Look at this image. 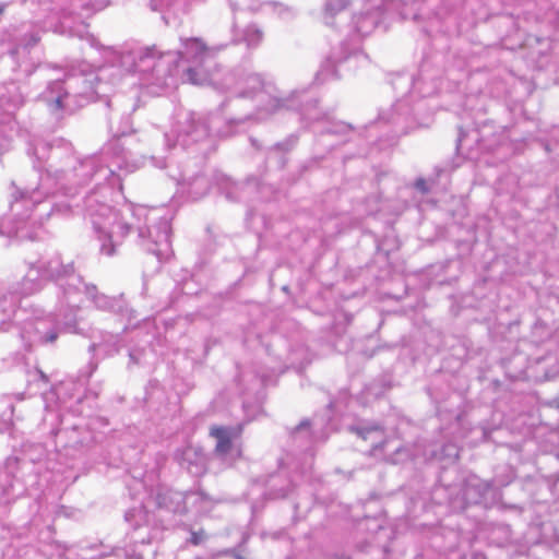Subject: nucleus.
Segmentation results:
<instances>
[{
	"mask_svg": "<svg viewBox=\"0 0 559 559\" xmlns=\"http://www.w3.org/2000/svg\"><path fill=\"white\" fill-rule=\"evenodd\" d=\"M210 436L216 440L215 453L226 455L233 449V431L223 426H213L210 429Z\"/></svg>",
	"mask_w": 559,
	"mask_h": 559,
	"instance_id": "nucleus-1",
	"label": "nucleus"
},
{
	"mask_svg": "<svg viewBox=\"0 0 559 559\" xmlns=\"http://www.w3.org/2000/svg\"><path fill=\"white\" fill-rule=\"evenodd\" d=\"M187 76H188V80L192 83V84H199L200 81L198 80V72L197 70L192 69V68H189L187 71Z\"/></svg>",
	"mask_w": 559,
	"mask_h": 559,
	"instance_id": "nucleus-2",
	"label": "nucleus"
},
{
	"mask_svg": "<svg viewBox=\"0 0 559 559\" xmlns=\"http://www.w3.org/2000/svg\"><path fill=\"white\" fill-rule=\"evenodd\" d=\"M202 538H203V536L200 533L193 532L191 535L190 542L193 545H199L201 543Z\"/></svg>",
	"mask_w": 559,
	"mask_h": 559,
	"instance_id": "nucleus-3",
	"label": "nucleus"
},
{
	"mask_svg": "<svg viewBox=\"0 0 559 559\" xmlns=\"http://www.w3.org/2000/svg\"><path fill=\"white\" fill-rule=\"evenodd\" d=\"M49 340L50 341H55L56 340V335H50Z\"/></svg>",
	"mask_w": 559,
	"mask_h": 559,
	"instance_id": "nucleus-4",
	"label": "nucleus"
}]
</instances>
